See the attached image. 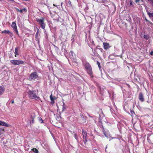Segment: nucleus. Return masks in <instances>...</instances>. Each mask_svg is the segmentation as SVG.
I'll return each mask as SVG.
<instances>
[{"instance_id":"obj_15","label":"nucleus","mask_w":153,"mask_h":153,"mask_svg":"<svg viewBox=\"0 0 153 153\" xmlns=\"http://www.w3.org/2000/svg\"><path fill=\"white\" fill-rule=\"evenodd\" d=\"M50 99L51 100V104H54L55 103L54 100L56 99V98L54 97L53 98V97L52 94H51L50 96Z\"/></svg>"},{"instance_id":"obj_17","label":"nucleus","mask_w":153,"mask_h":153,"mask_svg":"<svg viewBox=\"0 0 153 153\" xmlns=\"http://www.w3.org/2000/svg\"><path fill=\"white\" fill-rule=\"evenodd\" d=\"M99 125L100 128H102V130L104 129L102 123L101 122L99 121Z\"/></svg>"},{"instance_id":"obj_12","label":"nucleus","mask_w":153,"mask_h":153,"mask_svg":"<svg viewBox=\"0 0 153 153\" xmlns=\"http://www.w3.org/2000/svg\"><path fill=\"white\" fill-rule=\"evenodd\" d=\"M15 9L17 12H20L21 13H22L23 11H24L25 12H26L27 11V10L25 8H24L22 9L21 10H19L17 7H15Z\"/></svg>"},{"instance_id":"obj_30","label":"nucleus","mask_w":153,"mask_h":153,"mask_svg":"<svg viewBox=\"0 0 153 153\" xmlns=\"http://www.w3.org/2000/svg\"><path fill=\"white\" fill-rule=\"evenodd\" d=\"M100 46H99V45H97V46L96 47V48H97V49H98V48H100Z\"/></svg>"},{"instance_id":"obj_39","label":"nucleus","mask_w":153,"mask_h":153,"mask_svg":"<svg viewBox=\"0 0 153 153\" xmlns=\"http://www.w3.org/2000/svg\"><path fill=\"white\" fill-rule=\"evenodd\" d=\"M53 5L54 6H55V4H53Z\"/></svg>"},{"instance_id":"obj_32","label":"nucleus","mask_w":153,"mask_h":153,"mask_svg":"<svg viewBox=\"0 0 153 153\" xmlns=\"http://www.w3.org/2000/svg\"><path fill=\"white\" fill-rule=\"evenodd\" d=\"M14 103V101L13 100L11 102V103L12 104H13Z\"/></svg>"},{"instance_id":"obj_40","label":"nucleus","mask_w":153,"mask_h":153,"mask_svg":"<svg viewBox=\"0 0 153 153\" xmlns=\"http://www.w3.org/2000/svg\"><path fill=\"white\" fill-rule=\"evenodd\" d=\"M107 148V147L106 146V149Z\"/></svg>"},{"instance_id":"obj_14","label":"nucleus","mask_w":153,"mask_h":153,"mask_svg":"<svg viewBox=\"0 0 153 153\" xmlns=\"http://www.w3.org/2000/svg\"><path fill=\"white\" fill-rule=\"evenodd\" d=\"M5 91L4 88L2 86H0V95H1Z\"/></svg>"},{"instance_id":"obj_10","label":"nucleus","mask_w":153,"mask_h":153,"mask_svg":"<svg viewBox=\"0 0 153 153\" xmlns=\"http://www.w3.org/2000/svg\"><path fill=\"white\" fill-rule=\"evenodd\" d=\"M138 98L139 100L142 102H143L144 101V99L142 92H140L139 93L138 96Z\"/></svg>"},{"instance_id":"obj_23","label":"nucleus","mask_w":153,"mask_h":153,"mask_svg":"<svg viewBox=\"0 0 153 153\" xmlns=\"http://www.w3.org/2000/svg\"><path fill=\"white\" fill-rule=\"evenodd\" d=\"M148 14L150 17H153V13H148Z\"/></svg>"},{"instance_id":"obj_22","label":"nucleus","mask_w":153,"mask_h":153,"mask_svg":"<svg viewBox=\"0 0 153 153\" xmlns=\"http://www.w3.org/2000/svg\"><path fill=\"white\" fill-rule=\"evenodd\" d=\"M102 132L103 133V134H104L105 136V137H107V134H106V132L105 131V129H102Z\"/></svg>"},{"instance_id":"obj_5","label":"nucleus","mask_w":153,"mask_h":153,"mask_svg":"<svg viewBox=\"0 0 153 153\" xmlns=\"http://www.w3.org/2000/svg\"><path fill=\"white\" fill-rule=\"evenodd\" d=\"M10 62L13 65H19L23 64L24 63V61L21 60H13L10 61Z\"/></svg>"},{"instance_id":"obj_6","label":"nucleus","mask_w":153,"mask_h":153,"mask_svg":"<svg viewBox=\"0 0 153 153\" xmlns=\"http://www.w3.org/2000/svg\"><path fill=\"white\" fill-rule=\"evenodd\" d=\"M82 132L83 136V141L85 143L88 141L87 132L84 129L82 130Z\"/></svg>"},{"instance_id":"obj_21","label":"nucleus","mask_w":153,"mask_h":153,"mask_svg":"<svg viewBox=\"0 0 153 153\" xmlns=\"http://www.w3.org/2000/svg\"><path fill=\"white\" fill-rule=\"evenodd\" d=\"M4 129L0 128V136L4 132Z\"/></svg>"},{"instance_id":"obj_25","label":"nucleus","mask_w":153,"mask_h":153,"mask_svg":"<svg viewBox=\"0 0 153 153\" xmlns=\"http://www.w3.org/2000/svg\"><path fill=\"white\" fill-rule=\"evenodd\" d=\"M88 75H90L91 76V78H93L94 77V76L93 75V72H92V73L91 74H88Z\"/></svg>"},{"instance_id":"obj_26","label":"nucleus","mask_w":153,"mask_h":153,"mask_svg":"<svg viewBox=\"0 0 153 153\" xmlns=\"http://www.w3.org/2000/svg\"><path fill=\"white\" fill-rule=\"evenodd\" d=\"M39 121H40L41 123H43V120L41 117H39Z\"/></svg>"},{"instance_id":"obj_11","label":"nucleus","mask_w":153,"mask_h":153,"mask_svg":"<svg viewBox=\"0 0 153 153\" xmlns=\"http://www.w3.org/2000/svg\"><path fill=\"white\" fill-rule=\"evenodd\" d=\"M0 126H4L6 127H9L10 125L4 121L0 120Z\"/></svg>"},{"instance_id":"obj_19","label":"nucleus","mask_w":153,"mask_h":153,"mask_svg":"<svg viewBox=\"0 0 153 153\" xmlns=\"http://www.w3.org/2000/svg\"><path fill=\"white\" fill-rule=\"evenodd\" d=\"M143 37L146 39L148 40L150 38V36L148 35H144Z\"/></svg>"},{"instance_id":"obj_24","label":"nucleus","mask_w":153,"mask_h":153,"mask_svg":"<svg viewBox=\"0 0 153 153\" xmlns=\"http://www.w3.org/2000/svg\"><path fill=\"white\" fill-rule=\"evenodd\" d=\"M97 64L98 65V67L99 68V69L100 70L101 69V65L100 63L99 62H98V61H97Z\"/></svg>"},{"instance_id":"obj_2","label":"nucleus","mask_w":153,"mask_h":153,"mask_svg":"<svg viewBox=\"0 0 153 153\" xmlns=\"http://www.w3.org/2000/svg\"><path fill=\"white\" fill-rule=\"evenodd\" d=\"M39 77L36 71L32 72L30 74L28 80L30 81L34 80L36 79L38 80Z\"/></svg>"},{"instance_id":"obj_28","label":"nucleus","mask_w":153,"mask_h":153,"mask_svg":"<svg viewBox=\"0 0 153 153\" xmlns=\"http://www.w3.org/2000/svg\"><path fill=\"white\" fill-rule=\"evenodd\" d=\"M98 49L100 50L101 53H102L104 51L103 50L102 48H99Z\"/></svg>"},{"instance_id":"obj_27","label":"nucleus","mask_w":153,"mask_h":153,"mask_svg":"<svg viewBox=\"0 0 153 153\" xmlns=\"http://www.w3.org/2000/svg\"><path fill=\"white\" fill-rule=\"evenodd\" d=\"M74 137L76 139V140H77L78 139V136H77V134L76 133H75L74 134Z\"/></svg>"},{"instance_id":"obj_33","label":"nucleus","mask_w":153,"mask_h":153,"mask_svg":"<svg viewBox=\"0 0 153 153\" xmlns=\"http://www.w3.org/2000/svg\"><path fill=\"white\" fill-rule=\"evenodd\" d=\"M139 0H136V1H135V2H139Z\"/></svg>"},{"instance_id":"obj_34","label":"nucleus","mask_w":153,"mask_h":153,"mask_svg":"<svg viewBox=\"0 0 153 153\" xmlns=\"http://www.w3.org/2000/svg\"><path fill=\"white\" fill-rule=\"evenodd\" d=\"M132 2H130V5H132Z\"/></svg>"},{"instance_id":"obj_8","label":"nucleus","mask_w":153,"mask_h":153,"mask_svg":"<svg viewBox=\"0 0 153 153\" xmlns=\"http://www.w3.org/2000/svg\"><path fill=\"white\" fill-rule=\"evenodd\" d=\"M36 115L34 113H32L30 114V124H33L34 123V119L35 118Z\"/></svg>"},{"instance_id":"obj_18","label":"nucleus","mask_w":153,"mask_h":153,"mask_svg":"<svg viewBox=\"0 0 153 153\" xmlns=\"http://www.w3.org/2000/svg\"><path fill=\"white\" fill-rule=\"evenodd\" d=\"M31 150L33 152L35 153H39L38 150L35 148H33L31 149Z\"/></svg>"},{"instance_id":"obj_38","label":"nucleus","mask_w":153,"mask_h":153,"mask_svg":"<svg viewBox=\"0 0 153 153\" xmlns=\"http://www.w3.org/2000/svg\"><path fill=\"white\" fill-rule=\"evenodd\" d=\"M131 112L132 114L133 113H134V111H132H132H131Z\"/></svg>"},{"instance_id":"obj_9","label":"nucleus","mask_w":153,"mask_h":153,"mask_svg":"<svg viewBox=\"0 0 153 153\" xmlns=\"http://www.w3.org/2000/svg\"><path fill=\"white\" fill-rule=\"evenodd\" d=\"M103 45L104 48L105 50L109 49L111 47L109 44L107 42H103Z\"/></svg>"},{"instance_id":"obj_13","label":"nucleus","mask_w":153,"mask_h":153,"mask_svg":"<svg viewBox=\"0 0 153 153\" xmlns=\"http://www.w3.org/2000/svg\"><path fill=\"white\" fill-rule=\"evenodd\" d=\"M1 33H5L6 34H9V35H13V33H12L10 32L9 30H3V31H2V32H1Z\"/></svg>"},{"instance_id":"obj_16","label":"nucleus","mask_w":153,"mask_h":153,"mask_svg":"<svg viewBox=\"0 0 153 153\" xmlns=\"http://www.w3.org/2000/svg\"><path fill=\"white\" fill-rule=\"evenodd\" d=\"M18 50L19 48L18 47H16L15 48V56L16 57L17 56L19 55V53H18Z\"/></svg>"},{"instance_id":"obj_4","label":"nucleus","mask_w":153,"mask_h":153,"mask_svg":"<svg viewBox=\"0 0 153 153\" xmlns=\"http://www.w3.org/2000/svg\"><path fill=\"white\" fill-rule=\"evenodd\" d=\"M45 18L43 17H41V18H37L36 21L40 25L41 28L44 29L45 27V24L44 23Z\"/></svg>"},{"instance_id":"obj_1","label":"nucleus","mask_w":153,"mask_h":153,"mask_svg":"<svg viewBox=\"0 0 153 153\" xmlns=\"http://www.w3.org/2000/svg\"><path fill=\"white\" fill-rule=\"evenodd\" d=\"M36 91H35L29 90L27 94L29 97L31 99H34L36 100H38L40 99V98L36 95Z\"/></svg>"},{"instance_id":"obj_20","label":"nucleus","mask_w":153,"mask_h":153,"mask_svg":"<svg viewBox=\"0 0 153 153\" xmlns=\"http://www.w3.org/2000/svg\"><path fill=\"white\" fill-rule=\"evenodd\" d=\"M67 6L69 7H72V5L71 4V2L70 1H68V3L67 4Z\"/></svg>"},{"instance_id":"obj_35","label":"nucleus","mask_w":153,"mask_h":153,"mask_svg":"<svg viewBox=\"0 0 153 153\" xmlns=\"http://www.w3.org/2000/svg\"><path fill=\"white\" fill-rule=\"evenodd\" d=\"M100 111H101L102 112V109H100Z\"/></svg>"},{"instance_id":"obj_37","label":"nucleus","mask_w":153,"mask_h":153,"mask_svg":"<svg viewBox=\"0 0 153 153\" xmlns=\"http://www.w3.org/2000/svg\"><path fill=\"white\" fill-rule=\"evenodd\" d=\"M131 112L132 114L133 113H134V111H132H132H131Z\"/></svg>"},{"instance_id":"obj_7","label":"nucleus","mask_w":153,"mask_h":153,"mask_svg":"<svg viewBox=\"0 0 153 153\" xmlns=\"http://www.w3.org/2000/svg\"><path fill=\"white\" fill-rule=\"evenodd\" d=\"M11 27L13 28V30L18 35V36H19L18 31L17 30V27L16 26V23L13 22L12 23Z\"/></svg>"},{"instance_id":"obj_36","label":"nucleus","mask_w":153,"mask_h":153,"mask_svg":"<svg viewBox=\"0 0 153 153\" xmlns=\"http://www.w3.org/2000/svg\"><path fill=\"white\" fill-rule=\"evenodd\" d=\"M8 1H13V0H7Z\"/></svg>"},{"instance_id":"obj_29","label":"nucleus","mask_w":153,"mask_h":153,"mask_svg":"<svg viewBox=\"0 0 153 153\" xmlns=\"http://www.w3.org/2000/svg\"><path fill=\"white\" fill-rule=\"evenodd\" d=\"M150 54L151 55H153V51H151L150 53Z\"/></svg>"},{"instance_id":"obj_3","label":"nucleus","mask_w":153,"mask_h":153,"mask_svg":"<svg viewBox=\"0 0 153 153\" xmlns=\"http://www.w3.org/2000/svg\"><path fill=\"white\" fill-rule=\"evenodd\" d=\"M83 65L87 74L88 73L91 74L93 72L92 69L91 65L89 63L86 62L83 64Z\"/></svg>"},{"instance_id":"obj_31","label":"nucleus","mask_w":153,"mask_h":153,"mask_svg":"<svg viewBox=\"0 0 153 153\" xmlns=\"http://www.w3.org/2000/svg\"><path fill=\"white\" fill-rule=\"evenodd\" d=\"M106 0H102V2L103 3H105V1H106Z\"/></svg>"}]
</instances>
